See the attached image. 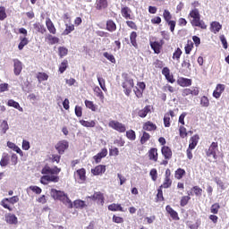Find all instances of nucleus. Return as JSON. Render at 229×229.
Returning a JSON list of instances; mask_svg holds the SVG:
<instances>
[{
	"instance_id": "30",
	"label": "nucleus",
	"mask_w": 229,
	"mask_h": 229,
	"mask_svg": "<svg viewBox=\"0 0 229 229\" xmlns=\"http://www.w3.org/2000/svg\"><path fill=\"white\" fill-rule=\"evenodd\" d=\"M46 40H48V44H50L51 46H54V44H58V42H60V38H58L51 34H48L46 37Z\"/></svg>"
},
{
	"instance_id": "28",
	"label": "nucleus",
	"mask_w": 229,
	"mask_h": 229,
	"mask_svg": "<svg viewBox=\"0 0 229 229\" xmlns=\"http://www.w3.org/2000/svg\"><path fill=\"white\" fill-rule=\"evenodd\" d=\"M88 198L89 199H93V201H98L99 203H103V194L101 192H96L92 196Z\"/></svg>"
},
{
	"instance_id": "40",
	"label": "nucleus",
	"mask_w": 229,
	"mask_h": 229,
	"mask_svg": "<svg viewBox=\"0 0 229 229\" xmlns=\"http://www.w3.org/2000/svg\"><path fill=\"white\" fill-rule=\"evenodd\" d=\"M0 130L3 131V133H6L8 130H10V126L8 125V122L6 120H4L0 124Z\"/></svg>"
},
{
	"instance_id": "44",
	"label": "nucleus",
	"mask_w": 229,
	"mask_h": 229,
	"mask_svg": "<svg viewBox=\"0 0 229 229\" xmlns=\"http://www.w3.org/2000/svg\"><path fill=\"white\" fill-rule=\"evenodd\" d=\"M173 183V181H171V177H165V181L163 182V184L161 185V187H163L164 189H169V187H171Z\"/></svg>"
},
{
	"instance_id": "9",
	"label": "nucleus",
	"mask_w": 229,
	"mask_h": 229,
	"mask_svg": "<svg viewBox=\"0 0 229 229\" xmlns=\"http://www.w3.org/2000/svg\"><path fill=\"white\" fill-rule=\"evenodd\" d=\"M87 172L85 171V168H81L76 171L75 176L79 178V183H83L87 180Z\"/></svg>"
},
{
	"instance_id": "53",
	"label": "nucleus",
	"mask_w": 229,
	"mask_h": 229,
	"mask_svg": "<svg viewBox=\"0 0 229 229\" xmlns=\"http://www.w3.org/2000/svg\"><path fill=\"white\" fill-rule=\"evenodd\" d=\"M171 117L169 116V114H165L164 116V124L165 128H169L171 126Z\"/></svg>"
},
{
	"instance_id": "55",
	"label": "nucleus",
	"mask_w": 229,
	"mask_h": 229,
	"mask_svg": "<svg viewBox=\"0 0 229 229\" xmlns=\"http://www.w3.org/2000/svg\"><path fill=\"white\" fill-rule=\"evenodd\" d=\"M179 133H180V137H182V139H185V137H187V135H188L187 129L183 126H181L179 128Z\"/></svg>"
},
{
	"instance_id": "10",
	"label": "nucleus",
	"mask_w": 229,
	"mask_h": 229,
	"mask_svg": "<svg viewBox=\"0 0 229 229\" xmlns=\"http://www.w3.org/2000/svg\"><path fill=\"white\" fill-rule=\"evenodd\" d=\"M13 67L15 76H19L22 72V63L19 59H14Z\"/></svg>"
},
{
	"instance_id": "57",
	"label": "nucleus",
	"mask_w": 229,
	"mask_h": 229,
	"mask_svg": "<svg viewBox=\"0 0 229 229\" xmlns=\"http://www.w3.org/2000/svg\"><path fill=\"white\" fill-rule=\"evenodd\" d=\"M163 17L166 22H169L173 16L171 15V13L169 11L165 10L163 13Z\"/></svg>"
},
{
	"instance_id": "18",
	"label": "nucleus",
	"mask_w": 229,
	"mask_h": 229,
	"mask_svg": "<svg viewBox=\"0 0 229 229\" xmlns=\"http://www.w3.org/2000/svg\"><path fill=\"white\" fill-rule=\"evenodd\" d=\"M177 81L180 87H191L192 85V80L187 78H180Z\"/></svg>"
},
{
	"instance_id": "15",
	"label": "nucleus",
	"mask_w": 229,
	"mask_h": 229,
	"mask_svg": "<svg viewBox=\"0 0 229 229\" xmlns=\"http://www.w3.org/2000/svg\"><path fill=\"white\" fill-rule=\"evenodd\" d=\"M46 26H47L48 31L50 33H52V35H56V28H55V24L53 23L51 19L47 18V20H46Z\"/></svg>"
},
{
	"instance_id": "38",
	"label": "nucleus",
	"mask_w": 229,
	"mask_h": 229,
	"mask_svg": "<svg viewBox=\"0 0 229 229\" xmlns=\"http://www.w3.org/2000/svg\"><path fill=\"white\" fill-rule=\"evenodd\" d=\"M37 78L39 83H41V81H47L49 76L46 72H39L38 73Z\"/></svg>"
},
{
	"instance_id": "37",
	"label": "nucleus",
	"mask_w": 229,
	"mask_h": 229,
	"mask_svg": "<svg viewBox=\"0 0 229 229\" xmlns=\"http://www.w3.org/2000/svg\"><path fill=\"white\" fill-rule=\"evenodd\" d=\"M166 212H168V214H170L171 217H173V219H178V213L176 211H174V209H173V208H171V206H166Z\"/></svg>"
},
{
	"instance_id": "50",
	"label": "nucleus",
	"mask_w": 229,
	"mask_h": 229,
	"mask_svg": "<svg viewBox=\"0 0 229 229\" xmlns=\"http://www.w3.org/2000/svg\"><path fill=\"white\" fill-rule=\"evenodd\" d=\"M58 51H59V56H61V58H64V56H67V53H69V50L64 47H60L58 48Z\"/></svg>"
},
{
	"instance_id": "39",
	"label": "nucleus",
	"mask_w": 229,
	"mask_h": 229,
	"mask_svg": "<svg viewBox=\"0 0 229 229\" xmlns=\"http://www.w3.org/2000/svg\"><path fill=\"white\" fill-rule=\"evenodd\" d=\"M94 93L97 96V98H99V99H105V96L103 95V91H101V89L98 86H96L94 89Z\"/></svg>"
},
{
	"instance_id": "51",
	"label": "nucleus",
	"mask_w": 229,
	"mask_h": 229,
	"mask_svg": "<svg viewBox=\"0 0 229 229\" xmlns=\"http://www.w3.org/2000/svg\"><path fill=\"white\" fill-rule=\"evenodd\" d=\"M190 17H191V19L194 20V19H198L201 16L199 15V11H198V9H193L190 13Z\"/></svg>"
},
{
	"instance_id": "25",
	"label": "nucleus",
	"mask_w": 229,
	"mask_h": 229,
	"mask_svg": "<svg viewBox=\"0 0 229 229\" xmlns=\"http://www.w3.org/2000/svg\"><path fill=\"white\" fill-rule=\"evenodd\" d=\"M223 26L217 21H213L210 25V30L213 33H219Z\"/></svg>"
},
{
	"instance_id": "2",
	"label": "nucleus",
	"mask_w": 229,
	"mask_h": 229,
	"mask_svg": "<svg viewBox=\"0 0 229 229\" xmlns=\"http://www.w3.org/2000/svg\"><path fill=\"white\" fill-rule=\"evenodd\" d=\"M50 195L55 199L62 201V203L68 207V208H72V201L69 199V197L67 196V194H65V192L62 191H57L55 189H52L50 191Z\"/></svg>"
},
{
	"instance_id": "46",
	"label": "nucleus",
	"mask_w": 229,
	"mask_h": 229,
	"mask_svg": "<svg viewBox=\"0 0 229 229\" xmlns=\"http://www.w3.org/2000/svg\"><path fill=\"white\" fill-rule=\"evenodd\" d=\"M67 65H68L67 60H64L61 63L59 66V72H61V74H64V72H65V71L67 70Z\"/></svg>"
},
{
	"instance_id": "16",
	"label": "nucleus",
	"mask_w": 229,
	"mask_h": 229,
	"mask_svg": "<svg viewBox=\"0 0 229 229\" xmlns=\"http://www.w3.org/2000/svg\"><path fill=\"white\" fill-rule=\"evenodd\" d=\"M10 164V155L8 153L4 152L2 155V158L0 160V165L1 167H6Z\"/></svg>"
},
{
	"instance_id": "31",
	"label": "nucleus",
	"mask_w": 229,
	"mask_h": 229,
	"mask_svg": "<svg viewBox=\"0 0 229 229\" xmlns=\"http://www.w3.org/2000/svg\"><path fill=\"white\" fill-rule=\"evenodd\" d=\"M108 210H111V212H123V207L120 204H111L108 206Z\"/></svg>"
},
{
	"instance_id": "1",
	"label": "nucleus",
	"mask_w": 229,
	"mask_h": 229,
	"mask_svg": "<svg viewBox=\"0 0 229 229\" xmlns=\"http://www.w3.org/2000/svg\"><path fill=\"white\" fill-rule=\"evenodd\" d=\"M61 169L58 167H49V166H45L41 173L42 174H46L44 176L41 177L40 182L43 185H47V183H49V182H54V183H58V181L60 180V177H58V175H55V174H58L60 173Z\"/></svg>"
},
{
	"instance_id": "21",
	"label": "nucleus",
	"mask_w": 229,
	"mask_h": 229,
	"mask_svg": "<svg viewBox=\"0 0 229 229\" xmlns=\"http://www.w3.org/2000/svg\"><path fill=\"white\" fill-rule=\"evenodd\" d=\"M149 160H153V162H157L158 160V150L157 148H151L148 151Z\"/></svg>"
},
{
	"instance_id": "12",
	"label": "nucleus",
	"mask_w": 229,
	"mask_h": 229,
	"mask_svg": "<svg viewBox=\"0 0 229 229\" xmlns=\"http://www.w3.org/2000/svg\"><path fill=\"white\" fill-rule=\"evenodd\" d=\"M7 148H9L10 149H13V151H15V153H18V155H20L21 157L24 155L21 148H19V146H17L15 143L12 141H7Z\"/></svg>"
},
{
	"instance_id": "7",
	"label": "nucleus",
	"mask_w": 229,
	"mask_h": 229,
	"mask_svg": "<svg viewBox=\"0 0 229 229\" xmlns=\"http://www.w3.org/2000/svg\"><path fill=\"white\" fill-rule=\"evenodd\" d=\"M67 148H69V142H67L65 140L59 141L55 145V149L58 151V153L60 155H64V153L65 152V149H67Z\"/></svg>"
},
{
	"instance_id": "3",
	"label": "nucleus",
	"mask_w": 229,
	"mask_h": 229,
	"mask_svg": "<svg viewBox=\"0 0 229 229\" xmlns=\"http://www.w3.org/2000/svg\"><path fill=\"white\" fill-rule=\"evenodd\" d=\"M122 87L123 89L125 96H130L131 94V90H133V87H135L133 78L125 75Z\"/></svg>"
},
{
	"instance_id": "14",
	"label": "nucleus",
	"mask_w": 229,
	"mask_h": 229,
	"mask_svg": "<svg viewBox=\"0 0 229 229\" xmlns=\"http://www.w3.org/2000/svg\"><path fill=\"white\" fill-rule=\"evenodd\" d=\"M108 155V150L106 148H103L100 153L98 155L94 156V160L96 164H99L101 162L102 158H105Z\"/></svg>"
},
{
	"instance_id": "5",
	"label": "nucleus",
	"mask_w": 229,
	"mask_h": 229,
	"mask_svg": "<svg viewBox=\"0 0 229 229\" xmlns=\"http://www.w3.org/2000/svg\"><path fill=\"white\" fill-rule=\"evenodd\" d=\"M217 153H219L217 142H212L208 149L206 151V155L207 157H212L214 160H217Z\"/></svg>"
},
{
	"instance_id": "43",
	"label": "nucleus",
	"mask_w": 229,
	"mask_h": 229,
	"mask_svg": "<svg viewBox=\"0 0 229 229\" xmlns=\"http://www.w3.org/2000/svg\"><path fill=\"white\" fill-rule=\"evenodd\" d=\"M200 105L204 108H208V106H209V105H210V101L208 100V98H207L206 96H203L200 98Z\"/></svg>"
},
{
	"instance_id": "33",
	"label": "nucleus",
	"mask_w": 229,
	"mask_h": 229,
	"mask_svg": "<svg viewBox=\"0 0 229 229\" xmlns=\"http://www.w3.org/2000/svg\"><path fill=\"white\" fill-rule=\"evenodd\" d=\"M143 130H146L147 131H153L157 130V125L151 122H148L143 125Z\"/></svg>"
},
{
	"instance_id": "27",
	"label": "nucleus",
	"mask_w": 229,
	"mask_h": 229,
	"mask_svg": "<svg viewBox=\"0 0 229 229\" xmlns=\"http://www.w3.org/2000/svg\"><path fill=\"white\" fill-rule=\"evenodd\" d=\"M106 30H107V31L114 33V31H115V30H117V25L115 24V22H114V21L109 20L106 21Z\"/></svg>"
},
{
	"instance_id": "60",
	"label": "nucleus",
	"mask_w": 229,
	"mask_h": 229,
	"mask_svg": "<svg viewBox=\"0 0 229 229\" xmlns=\"http://www.w3.org/2000/svg\"><path fill=\"white\" fill-rule=\"evenodd\" d=\"M180 56H182V49L177 48L173 55V59L180 60Z\"/></svg>"
},
{
	"instance_id": "35",
	"label": "nucleus",
	"mask_w": 229,
	"mask_h": 229,
	"mask_svg": "<svg viewBox=\"0 0 229 229\" xmlns=\"http://www.w3.org/2000/svg\"><path fill=\"white\" fill-rule=\"evenodd\" d=\"M72 207H74L75 208H85L86 204L85 201L81 199H77L74 200V202L72 203Z\"/></svg>"
},
{
	"instance_id": "58",
	"label": "nucleus",
	"mask_w": 229,
	"mask_h": 229,
	"mask_svg": "<svg viewBox=\"0 0 229 229\" xmlns=\"http://www.w3.org/2000/svg\"><path fill=\"white\" fill-rule=\"evenodd\" d=\"M72 31H74V26L72 24H66V29L64 31V35H69Z\"/></svg>"
},
{
	"instance_id": "42",
	"label": "nucleus",
	"mask_w": 229,
	"mask_h": 229,
	"mask_svg": "<svg viewBox=\"0 0 229 229\" xmlns=\"http://www.w3.org/2000/svg\"><path fill=\"white\" fill-rule=\"evenodd\" d=\"M185 175V170L179 168L175 171V178L176 180H182Z\"/></svg>"
},
{
	"instance_id": "32",
	"label": "nucleus",
	"mask_w": 229,
	"mask_h": 229,
	"mask_svg": "<svg viewBox=\"0 0 229 229\" xmlns=\"http://www.w3.org/2000/svg\"><path fill=\"white\" fill-rule=\"evenodd\" d=\"M130 40H131V46H133V47H138L139 45L137 44V32L132 31L130 35Z\"/></svg>"
},
{
	"instance_id": "11",
	"label": "nucleus",
	"mask_w": 229,
	"mask_h": 229,
	"mask_svg": "<svg viewBox=\"0 0 229 229\" xmlns=\"http://www.w3.org/2000/svg\"><path fill=\"white\" fill-rule=\"evenodd\" d=\"M225 85L224 84H218L216 88V89L213 92V96L216 98V99H219L221 98V95L223 92H225Z\"/></svg>"
},
{
	"instance_id": "4",
	"label": "nucleus",
	"mask_w": 229,
	"mask_h": 229,
	"mask_svg": "<svg viewBox=\"0 0 229 229\" xmlns=\"http://www.w3.org/2000/svg\"><path fill=\"white\" fill-rule=\"evenodd\" d=\"M108 126L109 128H112V130L118 131V133H124V131H126V125L119 121L111 120L108 123Z\"/></svg>"
},
{
	"instance_id": "20",
	"label": "nucleus",
	"mask_w": 229,
	"mask_h": 229,
	"mask_svg": "<svg viewBox=\"0 0 229 229\" xmlns=\"http://www.w3.org/2000/svg\"><path fill=\"white\" fill-rule=\"evenodd\" d=\"M161 153L166 160H169V158L173 157V151H171V148H169V147L166 146L162 148Z\"/></svg>"
},
{
	"instance_id": "23",
	"label": "nucleus",
	"mask_w": 229,
	"mask_h": 229,
	"mask_svg": "<svg viewBox=\"0 0 229 229\" xmlns=\"http://www.w3.org/2000/svg\"><path fill=\"white\" fill-rule=\"evenodd\" d=\"M79 123L80 124H81V126H84V128H94L96 126V121L94 120H91V121L80 120Z\"/></svg>"
},
{
	"instance_id": "29",
	"label": "nucleus",
	"mask_w": 229,
	"mask_h": 229,
	"mask_svg": "<svg viewBox=\"0 0 229 229\" xmlns=\"http://www.w3.org/2000/svg\"><path fill=\"white\" fill-rule=\"evenodd\" d=\"M150 112H151V106H147L143 109L139 111L138 115H139V117L144 118Z\"/></svg>"
},
{
	"instance_id": "47",
	"label": "nucleus",
	"mask_w": 229,
	"mask_h": 229,
	"mask_svg": "<svg viewBox=\"0 0 229 229\" xmlns=\"http://www.w3.org/2000/svg\"><path fill=\"white\" fill-rule=\"evenodd\" d=\"M103 56L105 58H106V60H109V62H111V64H115V57L114 56V55L109 54L108 52H105L103 54Z\"/></svg>"
},
{
	"instance_id": "54",
	"label": "nucleus",
	"mask_w": 229,
	"mask_h": 229,
	"mask_svg": "<svg viewBox=\"0 0 229 229\" xmlns=\"http://www.w3.org/2000/svg\"><path fill=\"white\" fill-rule=\"evenodd\" d=\"M149 175L151 176V180L153 182H157V178H158V173L157 172V169H151Z\"/></svg>"
},
{
	"instance_id": "8",
	"label": "nucleus",
	"mask_w": 229,
	"mask_h": 229,
	"mask_svg": "<svg viewBox=\"0 0 229 229\" xmlns=\"http://www.w3.org/2000/svg\"><path fill=\"white\" fill-rule=\"evenodd\" d=\"M106 171V165H98L95 168L91 169V174L93 176H99L100 174H105Z\"/></svg>"
},
{
	"instance_id": "49",
	"label": "nucleus",
	"mask_w": 229,
	"mask_h": 229,
	"mask_svg": "<svg viewBox=\"0 0 229 229\" xmlns=\"http://www.w3.org/2000/svg\"><path fill=\"white\" fill-rule=\"evenodd\" d=\"M150 138H151V136L149 135V133L144 131L143 135L140 138V143L146 144Z\"/></svg>"
},
{
	"instance_id": "19",
	"label": "nucleus",
	"mask_w": 229,
	"mask_h": 229,
	"mask_svg": "<svg viewBox=\"0 0 229 229\" xmlns=\"http://www.w3.org/2000/svg\"><path fill=\"white\" fill-rule=\"evenodd\" d=\"M20 43L18 45V49L20 51H22L24 49L25 46H28L30 44V39H28L26 37L20 36L19 38Z\"/></svg>"
},
{
	"instance_id": "45",
	"label": "nucleus",
	"mask_w": 229,
	"mask_h": 229,
	"mask_svg": "<svg viewBox=\"0 0 229 229\" xmlns=\"http://www.w3.org/2000/svg\"><path fill=\"white\" fill-rule=\"evenodd\" d=\"M194 43H192V41H188L187 45L184 47L186 55H191V52L192 51Z\"/></svg>"
},
{
	"instance_id": "24",
	"label": "nucleus",
	"mask_w": 229,
	"mask_h": 229,
	"mask_svg": "<svg viewBox=\"0 0 229 229\" xmlns=\"http://www.w3.org/2000/svg\"><path fill=\"white\" fill-rule=\"evenodd\" d=\"M199 140V136L194 135L190 140L189 148L190 149H194L198 146V141Z\"/></svg>"
},
{
	"instance_id": "36",
	"label": "nucleus",
	"mask_w": 229,
	"mask_h": 229,
	"mask_svg": "<svg viewBox=\"0 0 229 229\" xmlns=\"http://www.w3.org/2000/svg\"><path fill=\"white\" fill-rule=\"evenodd\" d=\"M85 106L87 108H89L92 112H96L98 110V106L94 105V102L89 100H85Z\"/></svg>"
},
{
	"instance_id": "41",
	"label": "nucleus",
	"mask_w": 229,
	"mask_h": 229,
	"mask_svg": "<svg viewBox=\"0 0 229 229\" xmlns=\"http://www.w3.org/2000/svg\"><path fill=\"white\" fill-rule=\"evenodd\" d=\"M33 28L37 30V31H38L39 33H42V35H44V33H46L47 31L44 28V25H41L40 23H34Z\"/></svg>"
},
{
	"instance_id": "13",
	"label": "nucleus",
	"mask_w": 229,
	"mask_h": 229,
	"mask_svg": "<svg viewBox=\"0 0 229 229\" xmlns=\"http://www.w3.org/2000/svg\"><path fill=\"white\" fill-rule=\"evenodd\" d=\"M150 47L153 49L156 55H160V49H162V43L158 41H150Z\"/></svg>"
},
{
	"instance_id": "62",
	"label": "nucleus",
	"mask_w": 229,
	"mask_h": 229,
	"mask_svg": "<svg viewBox=\"0 0 229 229\" xmlns=\"http://www.w3.org/2000/svg\"><path fill=\"white\" fill-rule=\"evenodd\" d=\"M4 19H6V9L0 7V21H4Z\"/></svg>"
},
{
	"instance_id": "61",
	"label": "nucleus",
	"mask_w": 229,
	"mask_h": 229,
	"mask_svg": "<svg viewBox=\"0 0 229 229\" xmlns=\"http://www.w3.org/2000/svg\"><path fill=\"white\" fill-rule=\"evenodd\" d=\"M190 199H191L190 196H183L181 199V207H185V205H187V203H189Z\"/></svg>"
},
{
	"instance_id": "22",
	"label": "nucleus",
	"mask_w": 229,
	"mask_h": 229,
	"mask_svg": "<svg viewBox=\"0 0 229 229\" xmlns=\"http://www.w3.org/2000/svg\"><path fill=\"white\" fill-rule=\"evenodd\" d=\"M7 105L9 106H12L13 108H16V110H19V112H23V109L21 106V105L19 104V102L13 100V99H9L7 101Z\"/></svg>"
},
{
	"instance_id": "34",
	"label": "nucleus",
	"mask_w": 229,
	"mask_h": 229,
	"mask_svg": "<svg viewBox=\"0 0 229 229\" xmlns=\"http://www.w3.org/2000/svg\"><path fill=\"white\" fill-rule=\"evenodd\" d=\"M108 6V2L106 0H98L97 1V10H103Z\"/></svg>"
},
{
	"instance_id": "56",
	"label": "nucleus",
	"mask_w": 229,
	"mask_h": 229,
	"mask_svg": "<svg viewBox=\"0 0 229 229\" xmlns=\"http://www.w3.org/2000/svg\"><path fill=\"white\" fill-rule=\"evenodd\" d=\"M219 208H221V206H219V204L215 203L211 206V214H217V212H219Z\"/></svg>"
},
{
	"instance_id": "52",
	"label": "nucleus",
	"mask_w": 229,
	"mask_h": 229,
	"mask_svg": "<svg viewBox=\"0 0 229 229\" xmlns=\"http://www.w3.org/2000/svg\"><path fill=\"white\" fill-rule=\"evenodd\" d=\"M98 84L100 85V89L104 90V92H106V86L105 85V79L103 77H98Z\"/></svg>"
},
{
	"instance_id": "59",
	"label": "nucleus",
	"mask_w": 229,
	"mask_h": 229,
	"mask_svg": "<svg viewBox=\"0 0 229 229\" xmlns=\"http://www.w3.org/2000/svg\"><path fill=\"white\" fill-rule=\"evenodd\" d=\"M21 148H22L23 151H29L30 148H31V146L30 145V141L23 140Z\"/></svg>"
},
{
	"instance_id": "26",
	"label": "nucleus",
	"mask_w": 229,
	"mask_h": 229,
	"mask_svg": "<svg viewBox=\"0 0 229 229\" xmlns=\"http://www.w3.org/2000/svg\"><path fill=\"white\" fill-rule=\"evenodd\" d=\"M121 13L124 19H131V10L129 7L122 8Z\"/></svg>"
},
{
	"instance_id": "6",
	"label": "nucleus",
	"mask_w": 229,
	"mask_h": 229,
	"mask_svg": "<svg viewBox=\"0 0 229 229\" xmlns=\"http://www.w3.org/2000/svg\"><path fill=\"white\" fill-rule=\"evenodd\" d=\"M191 26L200 28L201 30H207V24H205V21H203V20H201V16L191 20Z\"/></svg>"
},
{
	"instance_id": "63",
	"label": "nucleus",
	"mask_w": 229,
	"mask_h": 229,
	"mask_svg": "<svg viewBox=\"0 0 229 229\" xmlns=\"http://www.w3.org/2000/svg\"><path fill=\"white\" fill-rule=\"evenodd\" d=\"M133 92H134L135 96L138 97L139 98H142V94L144 93V91L141 90L139 87H136L133 89Z\"/></svg>"
},
{
	"instance_id": "64",
	"label": "nucleus",
	"mask_w": 229,
	"mask_h": 229,
	"mask_svg": "<svg viewBox=\"0 0 229 229\" xmlns=\"http://www.w3.org/2000/svg\"><path fill=\"white\" fill-rule=\"evenodd\" d=\"M29 189L35 192V194H40L42 192V189L38 186H30Z\"/></svg>"
},
{
	"instance_id": "17",
	"label": "nucleus",
	"mask_w": 229,
	"mask_h": 229,
	"mask_svg": "<svg viewBox=\"0 0 229 229\" xmlns=\"http://www.w3.org/2000/svg\"><path fill=\"white\" fill-rule=\"evenodd\" d=\"M5 221L8 225H17L18 223L17 217L12 213L5 215Z\"/></svg>"
},
{
	"instance_id": "48",
	"label": "nucleus",
	"mask_w": 229,
	"mask_h": 229,
	"mask_svg": "<svg viewBox=\"0 0 229 229\" xmlns=\"http://www.w3.org/2000/svg\"><path fill=\"white\" fill-rule=\"evenodd\" d=\"M126 137L127 139H129V140H135V139H137V136L135 135V131L133 130L127 131Z\"/></svg>"
}]
</instances>
